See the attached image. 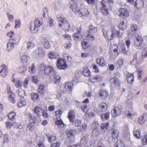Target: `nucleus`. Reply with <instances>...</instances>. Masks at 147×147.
<instances>
[{
  "label": "nucleus",
  "mask_w": 147,
  "mask_h": 147,
  "mask_svg": "<svg viewBox=\"0 0 147 147\" xmlns=\"http://www.w3.org/2000/svg\"><path fill=\"white\" fill-rule=\"evenodd\" d=\"M55 124L59 127H64V124L62 120L60 119H57V121H56Z\"/></svg>",
  "instance_id": "nucleus-34"
},
{
  "label": "nucleus",
  "mask_w": 147,
  "mask_h": 147,
  "mask_svg": "<svg viewBox=\"0 0 147 147\" xmlns=\"http://www.w3.org/2000/svg\"><path fill=\"white\" fill-rule=\"evenodd\" d=\"M54 75V79L55 81V83L56 84H57L60 82L61 80V78L59 76L55 74Z\"/></svg>",
  "instance_id": "nucleus-43"
},
{
  "label": "nucleus",
  "mask_w": 147,
  "mask_h": 147,
  "mask_svg": "<svg viewBox=\"0 0 147 147\" xmlns=\"http://www.w3.org/2000/svg\"><path fill=\"white\" fill-rule=\"evenodd\" d=\"M59 26L66 30H67L70 28L69 24L67 21L64 24H59Z\"/></svg>",
  "instance_id": "nucleus-23"
},
{
  "label": "nucleus",
  "mask_w": 147,
  "mask_h": 147,
  "mask_svg": "<svg viewBox=\"0 0 147 147\" xmlns=\"http://www.w3.org/2000/svg\"><path fill=\"white\" fill-rule=\"evenodd\" d=\"M58 21L61 23H59V24H64L67 21V20L65 18L62 17H60L59 18Z\"/></svg>",
  "instance_id": "nucleus-61"
},
{
  "label": "nucleus",
  "mask_w": 147,
  "mask_h": 147,
  "mask_svg": "<svg viewBox=\"0 0 147 147\" xmlns=\"http://www.w3.org/2000/svg\"><path fill=\"white\" fill-rule=\"evenodd\" d=\"M35 121H34L33 123H34ZM31 123L28 124L27 126V130H28L31 131H33L34 130V126L33 125H32Z\"/></svg>",
  "instance_id": "nucleus-41"
},
{
  "label": "nucleus",
  "mask_w": 147,
  "mask_h": 147,
  "mask_svg": "<svg viewBox=\"0 0 147 147\" xmlns=\"http://www.w3.org/2000/svg\"><path fill=\"white\" fill-rule=\"evenodd\" d=\"M142 143L143 145L147 144V134L144 135L143 137L142 140Z\"/></svg>",
  "instance_id": "nucleus-53"
},
{
  "label": "nucleus",
  "mask_w": 147,
  "mask_h": 147,
  "mask_svg": "<svg viewBox=\"0 0 147 147\" xmlns=\"http://www.w3.org/2000/svg\"><path fill=\"white\" fill-rule=\"evenodd\" d=\"M82 47L83 49H86L89 46V44L86 41H84L81 43Z\"/></svg>",
  "instance_id": "nucleus-58"
},
{
  "label": "nucleus",
  "mask_w": 147,
  "mask_h": 147,
  "mask_svg": "<svg viewBox=\"0 0 147 147\" xmlns=\"http://www.w3.org/2000/svg\"><path fill=\"white\" fill-rule=\"evenodd\" d=\"M35 46V44L31 42H28L27 43V47L29 49H32Z\"/></svg>",
  "instance_id": "nucleus-62"
},
{
  "label": "nucleus",
  "mask_w": 147,
  "mask_h": 147,
  "mask_svg": "<svg viewBox=\"0 0 147 147\" xmlns=\"http://www.w3.org/2000/svg\"><path fill=\"white\" fill-rule=\"evenodd\" d=\"M135 6L138 8H142L144 6L143 0H136L135 4Z\"/></svg>",
  "instance_id": "nucleus-22"
},
{
  "label": "nucleus",
  "mask_w": 147,
  "mask_h": 147,
  "mask_svg": "<svg viewBox=\"0 0 147 147\" xmlns=\"http://www.w3.org/2000/svg\"><path fill=\"white\" fill-rule=\"evenodd\" d=\"M134 136L137 138H140V132L138 129H135L133 131Z\"/></svg>",
  "instance_id": "nucleus-54"
},
{
  "label": "nucleus",
  "mask_w": 147,
  "mask_h": 147,
  "mask_svg": "<svg viewBox=\"0 0 147 147\" xmlns=\"http://www.w3.org/2000/svg\"><path fill=\"white\" fill-rule=\"evenodd\" d=\"M26 69L25 66L19 67L18 70V72L22 74H24L26 71Z\"/></svg>",
  "instance_id": "nucleus-36"
},
{
  "label": "nucleus",
  "mask_w": 147,
  "mask_h": 147,
  "mask_svg": "<svg viewBox=\"0 0 147 147\" xmlns=\"http://www.w3.org/2000/svg\"><path fill=\"white\" fill-rule=\"evenodd\" d=\"M8 69L7 67L5 65H2L0 66V76L2 77H6L8 74Z\"/></svg>",
  "instance_id": "nucleus-8"
},
{
  "label": "nucleus",
  "mask_w": 147,
  "mask_h": 147,
  "mask_svg": "<svg viewBox=\"0 0 147 147\" xmlns=\"http://www.w3.org/2000/svg\"><path fill=\"white\" fill-rule=\"evenodd\" d=\"M99 127V124L97 121H94L91 125V127L93 130H97Z\"/></svg>",
  "instance_id": "nucleus-35"
},
{
  "label": "nucleus",
  "mask_w": 147,
  "mask_h": 147,
  "mask_svg": "<svg viewBox=\"0 0 147 147\" xmlns=\"http://www.w3.org/2000/svg\"><path fill=\"white\" fill-rule=\"evenodd\" d=\"M141 14L140 13L135 11L134 13V18L137 21H138L139 20Z\"/></svg>",
  "instance_id": "nucleus-40"
},
{
  "label": "nucleus",
  "mask_w": 147,
  "mask_h": 147,
  "mask_svg": "<svg viewBox=\"0 0 147 147\" xmlns=\"http://www.w3.org/2000/svg\"><path fill=\"white\" fill-rule=\"evenodd\" d=\"M78 32L73 34V37L75 40L76 41L79 40L82 37V34H80L81 28L77 29Z\"/></svg>",
  "instance_id": "nucleus-15"
},
{
  "label": "nucleus",
  "mask_w": 147,
  "mask_h": 147,
  "mask_svg": "<svg viewBox=\"0 0 147 147\" xmlns=\"http://www.w3.org/2000/svg\"><path fill=\"white\" fill-rule=\"evenodd\" d=\"M72 84L70 82H67L66 83L65 87L66 89H68L69 90H72Z\"/></svg>",
  "instance_id": "nucleus-57"
},
{
  "label": "nucleus",
  "mask_w": 147,
  "mask_h": 147,
  "mask_svg": "<svg viewBox=\"0 0 147 147\" xmlns=\"http://www.w3.org/2000/svg\"><path fill=\"white\" fill-rule=\"evenodd\" d=\"M8 97L9 100L12 103H15L16 101L14 99L15 95L13 93H12L11 94H9Z\"/></svg>",
  "instance_id": "nucleus-49"
},
{
  "label": "nucleus",
  "mask_w": 147,
  "mask_h": 147,
  "mask_svg": "<svg viewBox=\"0 0 147 147\" xmlns=\"http://www.w3.org/2000/svg\"><path fill=\"white\" fill-rule=\"evenodd\" d=\"M75 117L74 112L73 110H70L68 113V118L70 123H73Z\"/></svg>",
  "instance_id": "nucleus-18"
},
{
  "label": "nucleus",
  "mask_w": 147,
  "mask_h": 147,
  "mask_svg": "<svg viewBox=\"0 0 147 147\" xmlns=\"http://www.w3.org/2000/svg\"><path fill=\"white\" fill-rule=\"evenodd\" d=\"M147 120V113H145L139 118L138 122L140 124H143Z\"/></svg>",
  "instance_id": "nucleus-17"
},
{
  "label": "nucleus",
  "mask_w": 147,
  "mask_h": 147,
  "mask_svg": "<svg viewBox=\"0 0 147 147\" xmlns=\"http://www.w3.org/2000/svg\"><path fill=\"white\" fill-rule=\"evenodd\" d=\"M84 8V7L82 6V7L80 12L78 13L79 14H81L83 16H87L88 15L89 12L86 9Z\"/></svg>",
  "instance_id": "nucleus-28"
},
{
  "label": "nucleus",
  "mask_w": 147,
  "mask_h": 147,
  "mask_svg": "<svg viewBox=\"0 0 147 147\" xmlns=\"http://www.w3.org/2000/svg\"><path fill=\"white\" fill-rule=\"evenodd\" d=\"M119 27L120 29L123 30H125L127 28V26L123 21H122L119 24Z\"/></svg>",
  "instance_id": "nucleus-45"
},
{
  "label": "nucleus",
  "mask_w": 147,
  "mask_h": 147,
  "mask_svg": "<svg viewBox=\"0 0 147 147\" xmlns=\"http://www.w3.org/2000/svg\"><path fill=\"white\" fill-rule=\"evenodd\" d=\"M100 79V77L97 75L94 76L93 77H91L89 78L90 81L93 82H95L97 81H98Z\"/></svg>",
  "instance_id": "nucleus-32"
},
{
  "label": "nucleus",
  "mask_w": 147,
  "mask_h": 147,
  "mask_svg": "<svg viewBox=\"0 0 147 147\" xmlns=\"http://www.w3.org/2000/svg\"><path fill=\"white\" fill-rule=\"evenodd\" d=\"M57 66L59 69H65L67 68V65L64 59L60 58L57 60Z\"/></svg>",
  "instance_id": "nucleus-6"
},
{
  "label": "nucleus",
  "mask_w": 147,
  "mask_h": 147,
  "mask_svg": "<svg viewBox=\"0 0 147 147\" xmlns=\"http://www.w3.org/2000/svg\"><path fill=\"white\" fill-rule=\"evenodd\" d=\"M137 72L138 75V78L141 79L142 77V74H143V71L140 68H138L137 69Z\"/></svg>",
  "instance_id": "nucleus-44"
},
{
  "label": "nucleus",
  "mask_w": 147,
  "mask_h": 147,
  "mask_svg": "<svg viewBox=\"0 0 147 147\" xmlns=\"http://www.w3.org/2000/svg\"><path fill=\"white\" fill-rule=\"evenodd\" d=\"M109 123L108 122L101 124L100 128L102 130V132H105L109 128Z\"/></svg>",
  "instance_id": "nucleus-29"
},
{
  "label": "nucleus",
  "mask_w": 147,
  "mask_h": 147,
  "mask_svg": "<svg viewBox=\"0 0 147 147\" xmlns=\"http://www.w3.org/2000/svg\"><path fill=\"white\" fill-rule=\"evenodd\" d=\"M14 47V45L8 42V43L7 44V48L6 49L7 51H11Z\"/></svg>",
  "instance_id": "nucleus-37"
},
{
  "label": "nucleus",
  "mask_w": 147,
  "mask_h": 147,
  "mask_svg": "<svg viewBox=\"0 0 147 147\" xmlns=\"http://www.w3.org/2000/svg\"><path fill=\"white\" fill-rule=\"evenodd\" d=\"M97 64L100 66H102L105 65V61L104 58L98 57L96 59Z\"/></svg>",
  "instance_id": "nucleus-26"
},
{
  "label": "nucleus",
  "mask_w": 147,
  "mask_h": 147,
  "mask_svg": "<svg viewBox=\"0 0 147 147\" xmlns=\"http://www.w3.org/2000/svg\"><path fill=\"white\" fill-rule=\"evenodd\" d=\"M70 8L75 13H80L82 6L80 3L71 1L70 3Z\"/></svg>",
  "instance_id": "nucleus-5"
},
{
  "label": "nucleus",
  "mask_w": 147,
  "mask_h": 147,
  "mask_svg": "<svg viewBox=\"0 0 147 147\" xmlns=\"http://www.w3.org/2000/svg\"><path fill=\"white\" fill-rule=\"evenodd\" d=\"M44 118H47L48 115L45 110H42L39 107H36L33 109L32 114L30 113L29 117L30 118V122L31 123L36 121L37 118L41 116Z\"/></svg>",
  "instance_id": "nucleus-1"
},
{
  "label": "nucleus",
  "mask_w": 147,
  "mask_h": 147,
  "mask_svg": "<svg viewBox=\"0 0 147 147\" xmlns=\"http://www.w3.org/2000/svg\"><path fill=\"white\" fill-rule=\"evenodd\" d=\"M29 59L30 58L28 56L24 55L21 57V61L23 63L25 64L29 62Z\"/></svg>",
  "instance_id": "nucleus-27"
},
{
  "label": "nucleus",
  "mask_w": 147,
  "mask_h": 147,
  "mask_svg": "<svg viewBox=\"0 0 147 147\" xmlns=\"http://www.w3.org/2000/svg\"><path fill=\"white\" fill-rule=\"evenodd\" d=\"M22 81L21 80L17 79L16 82L15 83V85L17 88L20 87L22 85Z\"/></svg>",
  "instance_id": "nucleus-46"
},
{
  "label": "nucleus",
  "mask_w": 147,
  "mask_h": 147,
  "mask_svg": "<svg viewBox=\"0 0 147 147\" xmlns=\"http://www.w3.org/2000/svg\"><path fill=\"white\" fill-rule=\"evenodd\" d=\"M66 133L67 136L70 138L73 137L75 135L76 133V131L73 129H67L66 130Z\"/></svg>",
  "instance_id": "nucleus-19"
},
{
  "label": "nucleus",
  "mask_w": 147,
  "mask_h": 147,
  "mask_svg": "<svg viewBox=\"0 0 147 147\" xmlns=\"http://www.w3.org/2000/svg\"><path fill=\"white\" fill-rule=\"evenodd\" d=\"M89 30H87L85 34V36L90 40H93L94 39V36L93 34L97 31V28L92 25L89 26Z\"/></svg>",
  "instance_id": "nucleus-3"
},
{
  "label": "nucleus",
  "mask_w": 147,
  "mask_h": 147,
  "mask_svg": "<svg viewBox=\"0 0 147 147\" xmlns=\"http://www.w3.org/2000/svg\"><path fill=\"white\" fill-rule=\"evenodd\" d=\"M99 96L102 98L105 99L107 96L108 93L105 90H100L99 93Z\"/></svg>",
  "instance_id": "nucleus-31"
},
{
  "label": "nucleus",
  "mask_w": 147,
  "mask_h": 147,
  "mask_svg": "<svg viewBox=\"0 0 147 147\" xmlns=\"http://www.w3.org/2000/svg\"><path fill=\"white\" fill-rule=\"evenodd\" d=\"M115 147H124V144L121 140H118L115 145Z\"/></svg>",
  "instance_id": "nucleus-50"
},
{
  "label": "nucleus",
  "mask_w": 147,
  "mask_h": 147,
  "mask_svg": "<svg viewBox=\"0 0 147 147\" xmlns=\"http://www.w3.org/2000/svg\"><path fill=\"white\" fill-rule=\"evenodd\" d=\"M108 108L107 105L104 102L101 103L98 107L95 109L96 112L98 113H102L105 111Z\"/></svg>",
  "instance_id": "nucleus-9"
},
{
  "label": "nucleus",
  "mask_w": 147,
  "mask_h": 147,
  "mask_svg": "<svg viewBox=\"0 0 147 147\" xmlns=\"http://www.w3.org/2000/svg\"><path fill=\"white\" fill-rule=\"evenodd\" d=\"M45 73L51 76H53L55 73L53 67L51 66H49L46 67L44 69Z\"/></svg>",
  "instance_id": "nucleus-12"
},
{
  "label": "nucleus",
  "mask_w": 147,
  "mask_h": 147,
  "mask_svg": "<svg viewBox=\"0 0 147 147\" xmlns=\"http://www.w3.org/2000/svg\"><path fill=\"white\" fill-rule=\"evenodd\" d=\"M16 115V113L14 112H11L8 116V117L11 120L14 118Z\"/></svg>",
  "instance_id": "nucleus-59"
},
{
  "label": "nucleus",
  "mask_w": 147,
  "mask_h": 147,
  "mask_svg": "<svg viewBox=\"0 0 147 147\" xmlns=\"http://www.w3.org/2000/svg\"><path fill=\"white\" fill-rule=\"evenodd\" d=\"M110 48L111 51H113L115 53L117 52V53H118L120 52V51L118 46L114 44L111 45L110 47Z\"/></svg>",
  "instance_id": "nucleus-25"
},
{
  "label": "nucleus",
  "mask_w": 147,
  "mask_h": 147,
  "mask_svg": "<svg viewBox=\"0 0 147 147\" xmlns=\"http://www.w3.org/2000/svg\"><path fill=\"white\" fill-rule=\"evenodd\" d=\"M109 113L107 112L105 113L102 114L101 115V118L102 120L105 121L107 119H108L109 117Z\"/></svg>",
  "instance_id": "nucleus-39"
},
{
  "label": "nucleus",
  "mask_w": 147,
  "mask_h": 147,
  "mask_svg": "<svg viewBox=\"0 0 147 147\" xmlns=\"http://www.w3.org/2000/svg\"><path fill=\"white\" fill-rule=\"evenodd\" d=\"M88 141V138L85 136H83L81 138V143L83 144H86Z\"/></svg>",
  "instance_id": "nucleus-48"
},
{
  "label": "nucleus",
  "mask_w": 147,
  "mask_h": 147,
  "mask_svg": "<svg viewBox=\"0 0 147 147\" xmlns=\"http://www.w3.org/2000/svg\"><path fill=\"white\" fill-rule=\"evenodd\" d=\"M110 81L111 83L115 86H118L120 84L119 80L116 77L112 78L110 79Z\"/></svg>",
  "instance_id": "nucleus-21"
},
{
  "label": "nucleus",
  "mask_w": 147,
  "mask_h": 147,
  "mask_svg": "<svg viewBox=\"0 0 147 147\" xmlns=\"http://www.w3.org/2000/svg\"><path fill=\"white\" fill-rule=\"evenodd\" d=\"M143 41V38L140 36H138L134 41V45L136 46L139 47L142 44Z\"/></svg>",
  "instance_id": "nucleus-16"
},
{
  "label": "nucleus",
  "mask_w": 147,
  "mask_h": 147,
  "mask_svg": "<svg viewBox=\"0 0 147 147\" xmlns=\"http://www.w3.org/2000/svg\"><path fill=\"white\" fill-rule=\"evenodd\" d=\"M47 139L49 142L52 143L55 142L56 140L55 136H49L48 137Z\"/></svg>",
  "instance_id": "nucleus-42"
},
{
  "label": "nucleus",
  "mask_w": 147,
  "mask_h": 147,
  "mask_svg": "<svg viewBox=\"0 0 147 147\" xmlns=\"http://www.w3.org/2000/svg\"><path fill=\"white\" fill-rule=\"evenodd\" d=\"M18 94L21 97H23L25 95L24 91L22 89H19L18 90Z\"/></svg>",
  "instance_id": "nucleus-51"
},
{
  "label": "nucleus",
  "mask_w": 147,
  "mask_h": 147,
  "mask_svg": "<svg viewBox=\"0 0 147 147\" xmlns=\"http://www.w3.org/2000/svg\"><path fill=\"white\" fill-rule=\"evenodd\" d=\"M127 80L129 83H132L134 81V76L133 74H128L127 77Z\"/></svg>",
  "instance_id": "nucleus-30"
},
{
  "label": "nucleus",
  "mask_w": 147,
  "mask_h": 147,
  "mask_svg": "<svg viewBox=\"0 0 147 147\" xmlns=\"http://www.w3.org/2000/svg\"><path fill=\"white\" fill-rule=\"evenodd\" d=\"M8 42L12 44L13 45H15L17 43L16 39L15 38H11L9 39Z\"/></svg>",
  "instance_id": "nucleus-60"
},
{
  "label": "nucleus",
  "mask_w": 147,
  "mask_h": 147,
  "mask_svg": "<svg viewBox=\"0 0 147 147\" xmlns=\"http://www.w3.org/2000/svg\"><path fill=\"white\" fill-rule=\"evenodd\" d=\"M29 71L31 74L35 73V69L34 65L32 64V65L29 67Z\"/></svg>",
  "instance_id": "nucleus-52"
},
{
  "label": "nucleus",
  "mask_w": 147,
  "mask_h": 147,
  "mask_svg": "<svg viewBox=\"0 0 147 147\" xmlns=\"http://www.w3.org/2000/svg\"><path fill=\"white\" fill-rule=\"evenodd\" d=\"M9 21L11 22L13 21L14 20V18L13 15L12 14H10L9 13H8L7 14Z\"/></svg>",
  "instance_id": "nucleus-55"
},
{
  "label": "nucleus",
  "mask_w": 147,
  "mask_h": 147,
  "mask_svg": "<svg viewBox=\"0 0 147 147\" xmlns=\"http://www.w3.org/2000/svg\"><path fill=\"white\" fill-rule=\"evenodd\" d=\"M102 7L100 8V11L105 16H107L109 14L108 8H109L110 5L109 2L105 0L102 1Z\"/></svg>",
  "instance_id": "nucleus-4"
},
{
  "label": "nucleus",
  "mask_w": 147,
  "mask_h": 147,
  "mask_svg": "<svg viewBox=\"0 0 147 147\" xmlns=\"http://www.w3.org/2000/svg\"><path fill=\"white\" fill-rule=\"evenodd\" d=\"M122 32L120 34V32L116 29L114 27L111 31L110 36L108 38L109 39H112L115 37L117 36H121L122 35Z\"/></svg>",
  "instance_id": "nucleus-7"
},
{
  "label": "nucleus",
  "mask_w": 147,
  "mask_h": 147,
  "mask_svg": "<svg viewBox=\"0 0 147 147\" xmlns=\"http://www.w3.org/2000/svg\"><path fill=\"white\" fill-rule=\"evenodd\" d=\"M47 90V87L43 84H39V86L38 88L37 91L40 94L43 96L44 95V92Z\"/></svg>",
  "instance_id": "nucleus-13"
},
{
  "label": "nucleus",
  "mask_w": 147,
  "mask_h": 147,
  "mask_svg": "<svg viewBox=\"0 0 147 147\" xmlns=\"http://www.w3.org/2000/svg\"><path fill=\"white\" fill-rule=\"evenodd\" d=\"M55 113L57 119H59L62 113V111L61 110H58L55 112Z\"/></svg>",
  "instance_id": "nucleus-56"
},
{
  "label": "nucleus",
  "mask_w": 147,
  "mask_h": 147,
  "mask_svg": "<svg viewBox=\"0 0 147 147\" xmlns=\"http://www.w3.org/2000/svg\"><path fill=\"white\" fill-rule=\"evenodd\" d=\"M43 44L44 47L46 49H48L50 47L49 42L47 40H45L43 42Z\"/></svg>",
  "instance_id": "nucleus-64"
},
{
  "label": "nucleus",
  "mask_w": 147,
  "mask_h": 147,
  "mask_svg": "<svg viewBox=\"0 0 147 147\" xmlns=\"http://www.w3.org/2000/svg\"><path fill=\"white\" fill-rule=\"evenodd\" d=\"M42 24V19H38L35 20L33 23H30L29 27L31 32L33 33H36L38 30V28Z\"/></svg>",
  "instance_id": "nucleus-2"
},
{
  "label": "nucleus",
  "mask_w": 147,
  "mask_h": 147,
  "mask_svg": "<svg viewBox=\"0 0 147 147\" xmlns=\"http://www.w3.org/2000/svg\"><path fill=\"white\" fill-rule=\"evenodd\" d=\"M37 138L36 140L38 141L37 142V145L38 147H45L44 144L43 143V141L42 140L43 137L41 136L40 138L37 135H36Z\"/></svg>",
  "instance_id": "nucleus-20"
},
{
  "label": "nucleus",
  "mask_w": 147,
  "mask_h": 147,
  "mask_svg": "<svg viewBox=\"0 0 147 147\" xmlns=\"http://www.w3.org/2000/svg\"><path fill=\"white\" fill-rule=\"evenodd\" d=\"M34 53L41 57H43L45 55V52L41 47H38L34 51Z\"/></svg>",
  "instance_id": "nucleus-14"
},
{
  "label": "nucleus",
  "mask_w": 147,
  "mask_h": 147,
  "mask_svg": "<svg viewBox=\"0 0 147 147\" xmlns=\"http://www.w3.org/2000/svg\"><path fill=\"white\" fill-rule=\"evenodd\" d=\"M119 16L121 18H126L129 16V13L126 8L121 7L119 10Z\"/></svg>",
  "instance_id": "nucleus-11"
},
{
  "label": "nucleus",
  "mask_w": 147,
  "mask_h": 147,
  "mask_svg": "<svg viewBox=\"0 0 147 147\" xmlns=\"http://www.w3.org/2000/svg\"><path fill=\"white\" fill-rule=\"evenodd\" d=\"M103 35L105 38H107L109 40L111 39H109L108 37L110 36L111 32L109 31L106 28H104L102 29Z\"/></svg>",
  "instance_id": "nucleus-24"
},
{
  "label": "nucleus",
  "mask_w": 147,
  "mask_h": 147,
  "mask_svg": "<svg viewBox=\"0 0 147 147\" xmlns=\"http://www.w3.org/2000/svg\"><path fill=\"white\" fill-rule=\"evenodd\" d=\"M118 134V131L117 129H114L112 133V137L113 139H117V138Z\"/></svg>",
  "instance_id": "nucleus-38"
},
{
  "label": "nucleus",
  "mask_w": 147,
  "mask_h": 147,
  "mask_svg": "<svg viewBox=\"0 0 147 147\" xmlns=\"http://www.w3.org/2000/svg\"><path fill=\"white\" fill-rule=\"evenodd\" d=\"M26 102L24 100H21L18 103V106L19 107H22L26 105Z\"/></svg>",
  "instance_id": "nucleus-47"
},
{
  "label": "nucleus",
  "mask_w": 147,
  "mask_h": 147,
  "mask_svg": "<svg viewBox=\"0 0 147 147\" xmlns=\"http://www.w3.org/2000/svg\"><path fill=\"white\" fill-rule=\"evenodd\" d=\"M31 97L32 100L35 101H37L39 98L38 94L35 92H32L31 94Z\"/></svg>",
  "instance_id": "nucleus-33"
},
{
  "label": "nucleus",
  "mask_w": 147,
  "mask_h": 147,
  "mask_svg": "<svg viewBox=\"0 0 147 147\" xmlns=\"http://www.w3.org/2000/svg\"><path fill=\"white\" fill-rule=\"evenodd\" d=\"M84 75L86 76H88L90 74V72L88 68L84 69L83 71Z\"/></svg>",
  "instance_id": "nucleus-63"
},
{
  "label": "nucleus",
  "mask_w": 147,
  "mask_h": 147,
  "mask_svg": "<svg viewBox=\"0 0 147 147\" xmlns=\"http://www.w3.org/2000/svg\"><path fill=\"white\" fill-rule=\"evenodd\" d=\"M122 111V109L120 106L115 107L111 111L112 116L115 117L121 114Z\"/></svg>",
  "instance_id": "nucleus-10"
}]
</instances>
